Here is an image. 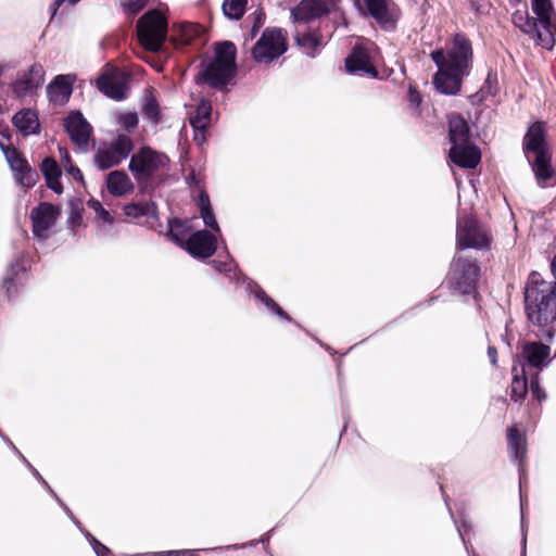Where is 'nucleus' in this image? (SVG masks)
Listing matches in <instances>:
<instances>
[{"mask_svg": "<svg viewBox=\"0 0 556 556\" xmlns=\"http://www.w3.org/2000/svg\"><path fill=\"white\" fill-rule=\"evenodd\" d=\"M345 70L349 74L377 77L378 71L371 62L366 48L356 46L345 59Z\"/></svg>", "mask_w": 556, "mask_h": 556, "instance_id": "16", "label": "nucleus"}, {"mask_svg": "<svg viewBox=\"0 0 556 556\" xmlns=\"http://www.w3.org/2000/svg\"><path fill=\"white\" fill-rule=\"evenodd\" d=\"M149 556H194V552L189 551V549L168 551V552L152 553Z\"/></svg>", "mask_w": 556, "mask_h": 556, "instance_id": "48", "label": "nucleus"}, {"mask_svg": "<svg viewBox=\"0 0 556 556\" xmlns=\"http://www.w3.org/2000/svg\"><path fill=\"white\" fill-rule=\"evenodd\" d=\"M200 210L204 224L208 225V197L203 189L200 191Z\"/></svg>", "mask_w": 556, "mask_h": 556, "instance_id": "45", "label": "nucleus"}, {"mask_svg": "<svg viewBox=\"0 0 556 556\" xmlns=\"http://www.w3.org/2000/svg\"><path fill=\"white\" fill-rule=\"evenodd\" d=\"M132 150V139L128 135L119 134L111 142L102 143L93 160L99 169L105 170L126 160Z\"/></svg>", "mask_w": 556, "mask_h": 556, "instance_id": "10", "label": "nucleus"}, {"mask_svg": "<svg viewBox=\"0 0 556 556\" xmlns=\"http://www.w3.org/2000/svg\"><path fill=\"white\" fill-rule=\"evenodd\" d=\"M203 33V27L193 23H181L179 25L180 41L184 45L189 43Z\"/></svg>", "mask_w": 556, "mask_h": 556, "instance_id": "37", "label": "nucleus"}, {"mask_svg": "<svg viewBox=\"0 0 556 556\" xmlns=\"http://www.w3.org/2000/svg\"><path fill=\"white\" fill-rule=\"evenodd\" d=\"M488 356L490 358V362L492 363V365H496V362H497V351L494 346H489L488 348Z\"/></svg>", "mask_w": 556, "mask_h": 556, "instance_id": "52", "label": "nucleus"}, {"mask_svg": "<svg viewBox=\"0 0 556 556\" xmlns=\"http://www.w3.org/2000/svg\"><path fill=\"white\" fill-rule=\"evenodd\" d=\"M430 56L438 67L433 76L435 89L446 96L459 93L464 78L472 70L473 49L470 39L457 33L445 49H437Z\"/></svg>", "mask_w": 556, "mask_h": 556, "instance_id": "1", "label": "nucleus"}, {"mask_svg": "<svg viewBox=\"0 0 556 556\" xmlns=\"http://www.w3.org/2000/svg\"><path fill=\"white\" fill-rule=\"evenodd\" d=\"M64 168L75 180L83 181V173L81 170L75 166L73 163L64 164Z\"/></svg>", "mask_w": 556, "mask_h": 556, "instance_id": "49", "label": "nucleus"}, {"mask_svg": "<svg viewBox=\"0 0 556 556\" xmlns=\"http://www.w3.org/2000/svg\"><path fill=\"white\" fill-rule=\"evenodd\" d=\"M214 54V59H211V88L224 90L236 81L238 71L236 45L229 40L216 42Z\"/></svg>", "mask_w": 556, "mask_h": 556, "instance_id": "5", "label": "nucleus"}, {"mask_svg": "<svg viewBox=\"0 0 556 556\" xmlns=\"http://www.w3.org/2000/svg\"><path fill=\"white\" fill-rule=\"evenodd\" d=\"M526 545H527V538H526V533H523L521 556H526Z\"/></svg>", "mask_w": 556, "mask_h": 556, "instance_id": "54", "label": "nucleus"}, {"mask_svg": "<svg viewBox=\"0 0 556 556\" xmlns=\"http://www.w3.org/2000/svg\"><path fill=\"white\" fill-rule=\"evenodd\" d=\"M74 77L58 75L47 87L49 100L55 104H64L73 92Z\"/></svg>", "mask_w": 556, "mask_h": 556, "instance_id": "21", "label": "nucleus"}, {"mask_svg": "<svg viewBox=\"0 0 556 556\" xmlns=\"http://www.w3.org/2000/svg\"><path fill=\"white\" fill-rule=\"evenodd\" d=\"M369 14L386 30L395 28L399 15L387 0H364Z\"/></svg>", "mask_w": 556, "mask_h": 556, "instance_id": "17", "label": "nucleus"}, {"mask_svg": "<svg viewBox=\"0 0 556 556\" xmlns=\"http://www.w3.org/2000/svg\"><path fill=\"white\" fill-rule=\"evenodd\" d=\"M59 215L60 208L48 202H42L33 208L30 218L34 236L47 239L49 237V229L55 225Z\"/></svg>", "mask_w": 556, "mask_h": 556, "instance_id": "13", "label": "nucleus"}, {"mask_svg": "<svg viewBox=\"0 0 556 556\" xmlns=\"http://www.w3.org/2000/svg\"><path fill=\"white\" fill-rule=\"evenodd\" d=\"M551 268H552V273H553L554 278H555V285L554 286H556V254L554 255V257L552 260Z\"/></svg>", "mask_w": 556, "mask_h": 556, "instance_id": "53", "label": "nucleus"}, {"mask_svg": "<svg viewBox=\"0 0 556 556\" xmlns=\"http://www.w3.org/2000/svg\"><path fill=\"white\" fill-rule=\"evenodd\" d=\"M249 20H252V26H251L250 35L247 38V40L248 39L252 40L257 35L258 30L261 29V27L263 26V24L265 22V13L261 9L255 10L252 14H250L248 16V21Z\"/></svg>", "mask_w": 556, "mask_h": 556, "instance_id": "40", "label": "nucleus"}, {"mask_svg": "<svg viewBox=\"0 0 556 556\" xmlns=\"http://www.w3.org/2000/svg\"><path fill=\"white\" fill-rule=\"evenodd\" d=\"M64 128L78 148L87 149L92 128L80 112H72L64 118Z\"/></svg>", "mask_w": 556, "mask_h": 556, "instance_id": "15", "label": "nucleus"}, {"mask_svg": "<svg viewBox=\"0 0 556 556\" xmlns=\"http://www.w3.org/2000/svg\"><path fill=\"white\" fill-rule=\"evenodd\" d=\"M88 206L94 210L97 215L102 218L106 223H112V218L110 217L109 212L102 206V204L98 200H90L88 202Z\"/></svg>", "mask_w": 556, "mask_h": 556, "instance_id": "44", "label": "nucleus"}, {"mask_svg": "<svg viewBox=\"0 0 556 556\" xmlns=\"http://www.w3.org/2000/svg\"><path fill=\"white\" fill-rule=\"evenodd\" d=\"M256 299L262 301L264 305L274 314L278 315L279 317L290 320L291 318L288 316V314L271 299L269 298L266 292L258 286L255 285V289L253 291Z\"/></svg>", "mask_w": 556, "mask_h": 556, "instance_id": "36", "label": "nucleus"}, {"mask_svg": "<svg viewBox=\"0 0 556 556\" xmlns=\"http://www.w3.org/2000/svg\"><path fill=\"white\" fill-rule=\"evenodd\" d=\"M448 128L450 141L452 146L471 142L469 126L460 115H451L448 119Z\"/></svg>", "mask_w": 556, "mask_h": 556, "instance_id": "26", "label": "nucleus"}, {"mask_svg": "<svg viewBox=\"0 0 556 556\" xmlns=\"http://www.w3.org/2000/svg\"><path fill=\"white\" fill-rule=\"evenodd\" d=\"M98 89L116 101L124 100L127 96L126 76L118 70L103 73L97 80Z\"/></svg>", "mask_w": 556, "mask_h": 556, "instance_id": "14", "label": "nucleus"}, {"mask_svg": "<svg viewBox=\"0 0 556 556\" xmlns=\"http://www.w3.org/2000/svg\"><path fill=\"white\" fill-rule=\"evenodd\" d=\"M480 268L476 260L455 256L448 274L451 288L462 294L476 292Z\"/></svg>", "mask_w": 556, "mask_h": 556, "instance_id": "9", "label": "nucleus"}, {"mask_svg": "<svg viewBox=\"0 0 556 556\" xmlns=\"http://www.w3.org/2000/svg\"><path fill=\"white\" fill-rule=\"evenodd\" d=\"M531 8L536 15V21L540 25V33H538V46L551 50L555 45L554 35L552 30V16L554 8L551 0H532Z\"/></svg>", "mask_w": 556, "mask_h": 556, "instance_id": "12", "label": "nucleus"}, {"mask_svg": "<svg viewBox=\"0 0 556 556\" xmlns=\"http://www.w3.org/2000/svg\"><path fill=\"white\" fill-rule=\"evenodd\" d=\"M124 213L134 218L142 216L157 218V208L153 202L129 203L124 206Z\"/></svg>", "mask_w": 556, "mask_h": 556, "instance_id": "32", "label": "nucleus"}, {"mask_svg": "<svg viewBox=\"0 0 556 556\" xmlns=\"http://www.w3.org/2000/svg\"><path fill=\"white\" fill-rule=\"evenodd\" d=\"M513 372L514 376L510 387V397L513 401L518 402L521 401L527 393V378L523 368L521 369V375L518 374L516 367H514Z\"/></svg>", "mask_w": 556, "mask_h": 556, "instance_id": "34", "label": "nucleus"}, {"mask_svg": "<svg viewBox=\"0 0 556 556\" xmlns=\"http://www.w3.org/2000/svg\"><path fill=\"white\" fill-rule=\"evenodd\" d=\"M210 227H211V258H212L216 254L217 250L219 249L218 240L220 237V230H219L218 224L212 213H211Z\"/></svg>", "mask_w": 556, "mask_h": 556, "instance_id": "42", "label": "nucleus"}, {"mask_svg": "<svg viewBox=\"0 0 556 556\" xmlns=\"http://www.w3.org/2000/svg\"><path fill=\"white\" fill-rule=\"evenodd\" d=\"M549 346L540 342H530L523 345L522 357L527 365L536 369H542L551 362Z\"/></svg>", "mask_w": 556, "mask_h": 556, "instance_id": "22", "label": "nucleus"}, {"mask_svg": "<svg viewBox=\"0 0 556 556\" xmlns=\"http://www.w3.org/2000/svg\"><path fill=\"white\" fill-rule=\"evenodd\" d=\"M190 179H191L192 181L197 182V181H195V176H194L193 174L190 176Z\"/></svg>", "mask_w": 556, "mask_h": 556, "instance_id": "55", "label": "nucleus"}, {"mask_svg": "<svg viewBox=\"0 0 556 556\" xmlns=\"http://www.w3.org/2000/svg\"><path fill=\"white\" fill-rule=\"evenodd\" d=\"M294 39L296 45L302 49V51L309 55L314 56L315 51L320 47V38L317 31L315 30H303L301 31L299 26L295 29Z\"/></svg>", "mask_w": 556, "mask_h": 556, "instance_id": "29", "label": "nucleus"}, {"mask_svg": "<svg viewBox=\"0 0 556 556\" xmlns=\"http://www.w3.org/2000/svg\"><path fill=\"white\" fill-rule=\"evenodd\" d=\"M14 177L22 187L31 188L38 180V173L28 166L25 169H21V172L14 173Z\"/></svg>", "mask_w": 556, "mask_h": 556, "instance_id": "39", "label": "nucleus"}, {"mask_svg": "<svg viewBox=\"0 0 556 556\" xmlns=\"http://www.w3.org/2000/svg\"><path fill=\"white\" fill-rule=\"evenodd\" d=\"M327 13L324 0H302L291 9V17L299 26L318 18Z\"/></svg>", "mask_w": 556, "mask_h": 556, "instance_id": "18", "label": "nucleus"}, {"mask_svg": "<svg viewBox=\"0 0 556 556\" xmlns=\"http://www.w3.org/2000/svg\"><path fill=\"white\" fill-rule=\"evenodd\" d=\"M451 161L464 168H475L480 160V150L471 142L452 146L450 149Z\"/></svg>", "mask_w": 556, "mask_h": 556, "instance_id": "20", "label": "nucleus"}, {"mask_svg": "<svg viewBox=\"0 0 556 556\" xmlns=\"http://www.w3.org/2000/svg\"><path fill=\"white\" fill-rule=\"evenodd\" d=\"M59 152H60V157H61L63 165L72 163L68 151L65 148H59Z\"/></svg>", "mask_w": 556, "mask_h": 556, "instance_id": "50", "label": "nucleus"}, {"mask_svg": "<svg viewBox=\"0 0 556 556\" xmlns=\"http://www.w3.org/2000/svg\"><path fill=\"white\" fill-rule=\"evenodd\" d=\"M142 113L152 123L157 124L160 122V108L153 96L149 94L144 97Z\"/></svg>", "mask_w": 556, "mask_h": 556, "instance_id": "38", "label": "nucleus"}, {"mask_svg": "<svg viewBox=\"0 0 556 556\" xmlns=\"http://www.w3.org/2000/svg\"><path fill=\"white\" fill-rule=\"evenodd\" d=\"M497 93V78L495 74L489 73L483 86L481 87V100L485 97H494Z\"/></svg>", "mask_w": 556, "mask_h": 556, "instance_id": "41", "label": "nucleus"}, {"mask_svg": "<svg viewBox=\"0 0 556 556\" xmlns=\"http://www.w3.org/2000/svg\"><path fill=\"white\" fill-rule=\"evenodd\" d=\"M530 390H531V393L532 395L538 400V401H542L545 399V393L544 391L540 388V384H539V381L535 378H532L531 380V383H530Z\"/></svg>", "mask_w": 556, "mask_h": 556, "instance_id": "47", "label": "nucleus"}, {"mask_svg": "<svg viewBox=\"0 0 556 556\" xmlns=\"http://www.w3.org/2000/svg\"><path fill=\"white\" fill-rule=\"evenodd\" d=\"M525 154L532 166L538 184L545 187L553 176L551 152L545 141L544 124L534 123L523 139Z\"/></svg>", "mask_w": 556, "mask_h": 556, "instance_id": "3", "label": "nucleus"}, {"mask_svg": "<svg viewBox=\"0 0 556 556\" xmlns=\"http://www.w3.org/2000/svg\"><path fill=\"white\" fill-rule=\"evenodd\" d=\"M12 124L22 134L23 137L38 135L40 132V123L36 111L23 109L12 117Z\"/></svg>", "mask_w": 556, "mask_h": 556, "instance_id": "24", "label": "nucleus"}, {"mask_svg": "<svg viewBox=\"0 0 556 556\" xmlns=\"http://www.w3.org/2000/svg\"><path fill=\"white\" fill-rule=\"evenodd\" d=\"M211 264H213L216 271L225 274L230 281L240 279V273L224 244L222 252L211 260Z\"/></svg>", "mask_w": 556, "mask_h": 556, "instance_id": "27", "label": "nucleus"}, {"mask_svg": "<svg viewBox=\"0 0 556 556\" xmlns=\"http://www.w3.org/2000/svg\"><path fill=\"white\" fill-rule=\"evenodd\" d=\"M525 303L532 324L543 327L553 323L556 319V286L533 273L526 287Z\"/></svg>", "mask_w": 556, "mask_h": 556, "instance_id": "2", "label": "nucleus"}, {"mask_svg": "<svg viewBox=\"0 0 556 556\" xmlns=\"http://www.w3.org/2000/svg\"><path fill=\"white\" fill-rule=\"evenodd\" d=\"M200 71L195 76L197 84H207L208 83V64L203 60L200 65Z\"/></svg>", "mask_w": 556, "mask_h": 556, "instance_id": "46", "label": "nucleus"}, {"mask_svg": "<svg viewBox=\"0 0 556 556\" xmlns=\"http://www.w3.org/2000/svg\"><path fill=\"white\" fill-rule=\"evenodd\" d=\"M40 169L45 176L47 186L55 193H62L63 187L60 182L62 172L56 161L52 157H46L41 162Z\"/></svg>", "mask_w": 556, "mask_h": 556, "instance_id": "28", "label": "nucleus"}, {"mask_svg": "<svg viewBox=\"0 0 556 556\" xmlns=\"http://www.w3.org/2000/svg\"><path fill=\"white\" fill-rule=\"evenodd\" d=\"M491 244V237L488 230L482 227L472 216H463L457 220L456 248L457 250L488 249Z\"/></svg>", "mask_w": 556, "mask_h": 556, "instance_id": "11", "label": "nucleus"}, {"mask_svg": "<svg viewBox=\"0 0 556 556\" xmlns=\"http://www.w3.org/2000/svg\"><path fill=\"white\" fill-rule=\"evenodd\" d=\"M108 191L114 197H122L132 191L134 185L123 170L111 172L106 177Z\"/></svg>", "mask_w": 556, "mask_h": 556, "instance_id": "25", "label": "nucleus"}, {"mask_svg": "<svg viewBox=\"0 0 556 556\" xmlns=\"http://www.w3.org/2000/svg\"><path fill=\"white\" fill-rule=\"evenodd\" d=\"M138 116L135 113H126L121 115L119 123L127 131H131L138 126Z\"/></svg>", "mask_w": 556, "mask_h": 556, "instance_id": "43", "label": "nucleus"}, {"mask_svg": "<svg viewBox=\"0 0 556 556\" xmlns=\"http://www.w3.org/2000/svg\"><path fill=\"white\" fill-rule=\"evenodd\" d=\"M94 551L98 556H106L109 552V549L98 541H96Z\"/></svg>", "mask_w": 556, "mask_h": 556, "instance_id": "51", "label": "nucleus"}, {"mask_svg": "<svg viewBox=\"0 0 556 556\" xmlns=\"http://www.w3.org/2000/svg\"><path fill=\"white\" fill-rule=\"evenodd\" d=\"M248 0H224L222 9L228 18L240 20L247 8Z\"/></svg>", "mask_w": 556, "mask_h": 556, "instance_id": "35", "label": "nucleus"}, {"mask_svg": "<svg viewBox=\"0 0 556 556\" xmlns=\"http://www.w3.org/2000/svg\"><path fill=\"white\" fill-rule=\"evenodd\" d=\"M137 35L147 50L159 51L167 35L166 18L157 10L148 11L137 22Z\"/></svg>", "mask_w": 556, "mask_h": 556, "instance_id": "7", "label": "nucleus"}, {"mask_svg": "<svg viewBox=\"0 0 556 556\" xmlns=\"http://www.w3.org/2000/svg\"><path fill=\"white\" fill-rule=\"evenodd\" d=\"M45 71L42 65L34 64L13 85V92L22 98L40 87L43 83Z\"/></svg>", "mask_w": 556, "mask_h": 556, "instance_id": "19", "label": "nucleus"}, {"mask_svg": "<svg viewBox=\"0 0 556 556\" xmlns=\"http://www.w3.org/2000/svg\"><path fill=\"white\" fill-rule=\"evenodd\" d=\"M190 124L193 128L195 142L201 146L206 142L208 134V105L201 101L194 113L190 114Z\"/></svg>", "mask_w": 556, "mask_h": 556, "instance_id": "23", "label": "nucleus"}, {"mask_svg": "<svg viewBox=\"0 0 556 556\" xmlns=\"http://www.w3.org/2000/svg\"><path fill=\"white\" fill-rule=\"evenodd\" d=\"M195 220L198 219L169 220L167 236L193 257L206 258L208 257V230H197Z\"/></svg>", "mask_w": 556, "mask_h": 556, "instance_id": "4", "label": "nucleus"}, {"mask_svg": "<svg viewBox=\"0 0 556 556\" xmlns=\"http://www.w3.org/2000/svg\"><path fill=\"white\" fill-rule=\"evenodd\" d=\"M288 50V33L279 27H267L252 48L253 59L269 64Z\"/></svg>", "mask_w": 556, "mask_h": 556, "instance_id": "6", "label": "nucleus"}, {"mask_svg": "<svg viewBox=\"0 0 556 556\" xmlns=\"http://www.w3.org/2000/svg\"><path fill=\"white\" fill-rule=\"evenodd\" d=\"M167 162L168 159L163 153L143 147L132 154L128 168L139 185H146L166 166Z\"/></svg>", "mask_w": 556, "mask_h": 556, "instance_id": "8", "label": "nucleus"}, {"mask_svg": "<svg viewBox=\"0 0 556 556\" xmlns=\"http://www.w3.org/2000/svg\"><path fill=\"white\" fill-rule=\"evenodd\" d=\"M513 23L521 31L529 35L538 45V33L540 25L536 20L531 17L527 11H517L513 14Z\"/></svg>", "mask_w": 556, "mask_h": 556, "instance_id": "30", "label": "nucleus"}, {"mask_svg": "<svg viewBox=\"0 0 556 556\" xmlns=\"http://www.w3.org/2000/svg\"><path fill=\"white\" fill-rule=\"evenodd\" d=\"M507 440L510 454L521 465L526 457V438L516 427H510L507 430Z\"/></svg>", "mask_w": 556, "mask_h": 556, "instance_id": "31", "label": "nucleus"}, {"mask_svg": "<svg viewBox=\"0 0 556 556\" xmlns=\"http://www.w3.org/2000/svg\"><path fill=\"white\" fill-rule=\"evenodd\" d=\"M0 149L4 153V156L13 173L21 172L29 166L24 156L13 147L4 146L0 142Z\"/></svg>", "mask_w": 556, "mask_h": 556, "instance_id": "33", "label": "nucleus"}]
</instances>
